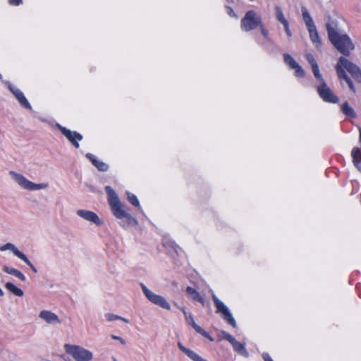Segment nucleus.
I'll return each mask as SVG.
<instances>
[{
  "instance_id": "4be33fe9",
  "label": "nucleus",
  "mask_w": 361,
  "mask_h": 361,
  "mask_svg": "<svg viewBox=\"0 0 361 361\" xmlns=\"http://www.w3.org/2000/svg\"><path fill=\"white\" fill-rule=\"evenodd\" d=\"M341 111L348 117H356V113L354 109L349 105L348 102L343 103L341 106Z\"/></svg>"
},
{
  "instance_id": "a211bd4d",
  "label": "nucleus",
  "mask_w": 361,
  "mask_h": 361,
  "mask_svg": "<svg viewBox=\"0 0 361 361\" xmlns=\"http://www.w3.org/2000/svg\"><path fill=\"white\" fill-rule=\"evenodd\" d=\"M86 157L100 171H106L109 169L108 164L98 159L94 155L90 153L86 154Z\"/></svg>"
},
{
  "instance_id": "a878e982",
  "label": "nucleus",
  "mask_w": 361,
  "mask_h": 361,
  "mask_svg": "<svg viewBox=\"0 0 361 361\" xmlns=\"http://www.w3.org/2000/svg\"><path fill=\"white\" fill-rule=\"evenodd\" d=\"M312 73L314 74V78L318 81L319 83H322L324 82L322 74L320 73L318 64H314V66H311Z\"/></svg>"
},
{
  "instance_id": "9d476101",
  "label": "nucleus",
  "mask_w": 361,
  "mask_h": 361,
  "mask_svg": "<svg viewBox=\"0 0 361 361\" xmlns=\"http://www.w3.org/2000/svg\"><path fill=\"white\" fill-rule=\"evenodd\" d=\"M212 299L216 307V312L221 314L223 319L233 327H236V322L229 309L214 294H212Z\"/></svg>"
},
{
  "instance_id": "e433bc0d",
  "label": "nucleus",
  "mask_w": 361,
  "mask_h": 361,
  "mask_svg": "<svg viewBox=\"0 0 361 361\" xmlns=\"http://www.w3.org/2000/svg\"><path fill=\"white\" fill-rule=\"evenodd\" d=\"M8 3L13 6H18L23 3L22 0H8Z\"/></svg>"
},
{
  "instance_id": "2f4dec72",
  "label": "nucleus",
  "mask_w": 361,
  "mask_h": 361,
  "mask_svg": "<svg viewBox=\"0 0 361 361\" xmlns=\"http://www.w3.org/2000/svg\"><path fill=\"white\" fill-rule=\"evenodd\" d=\"M305 57L308 63L310 64L311 66H314V64H317V61H315L313 55L310 53H307L305 54Z\"/></svg>"
},
{
  "instance_id": "39448f33",
  "label": "nucleus",
  "mask_w": 361,
  "mask_h": 361,
  "mask_svg": "<svg viewBox=\"0 0 361 361\" xmlns=\"http://www.w3.org/2000/svg\"><path fill=\"white\" fill-rule=\"evenodd\" d=\"M63 348L66 353L75 361H92L93 360V353L81 345L66 343Z\"/></svg>"
},
{
  "instance_id": "ea45409f",
  "label": "nucleus",
  "mask_w": 361,
  "mask_h": 361,
  "mask_svg": "<svg viewBox=\"0 0 361 361\" xmlns=\"http://www.w3.org/2000/svg\"><path fill=\"white\" fill-rule=\"evenodd\" d=\"M359 133H360L359 140H360V142L361 143V128H359Z\"/></svg>"
},
{
  "instance_id": "aec40b11",
  "label": "nucleus",
  "mask_w": 361,
  "mask_h": 361,
  "mask_svg": "<svg viewBox=\"0 0 361 361\" xmlns=\"http://www.w3.org/2000/svg\"><path fill=\"white\" fill-rule=\"evenodd\" d=\"M351 157L355 166L361 172V151L358 147H354L351 152Z\"/></svg>"
},
{
  "instance_id": "a19ab883",
  "label": "nucleus",
  "mask_w": 361,
  "mask_h": 361,
  "mask_svg": "<svg viewBox=\"0 0 361 361\" xmlns=\"http://www.w3.org/2000/svg\"><path fill=\"white\" fill-rule=\"evenodd\" d=\"M4 293L2 289L0 288V297L4 296Z\"/></svg>"
},
{
  "instance_id": "9b49d317",
  "label": "nucleus",
  "mask_w": 361,
  "mask_h": 361,
  "mask_svg": "<svg viewBox=\"0 0 361 361\" xmlns=\"http://www.w3.org/2000/svg\"><path fill=\"white\" fill-rule=\"evenodd\" d=\"M0 250L1 252H4L6 250L11 251L15 256L23 260L30 268L36 273L37 269L32 264V263L30 261V259L27 257V256L20 252L18 247L11 243H7L5 245H3L0 247Z\"/></svg>"
},
{
  "instance_id": "4c0bfd02",
  "label": "nucleus",
  "mask_w": 361,
  "mask_h": 361,
  "mask_svg": "<svg viewBox=\"0 0 361 361\" xmlns=\"http://www.w3.org/2000/svg\"><path fill=\"white\" fill-rule=\"evenodd\" d=\"M262 357L264 361H273L271 357L269 356L268 353H264L262 355Z\"/></svg>"
},
{
  "instance_id": "79ce46f5",
  "label": "nucleus",
  "mask_w": 361,
  "mask_h": 361,
  "mask_svg": "<svg viewBox=\"0 0 361 361\" xmlns=\"http://www.w3.org/2000/svg\"><path fill=\"white\" fill-rule=\"evenodd\" d=\"M225 1L228 2V3H233V0H225Z\"/></svg>"
},
{
  "instance_id": "f257e3e1",
  "label": "nucleus",
  "mask_w": 361,
  "mask_h": 361,
  "mask_svg": "<svg viewBox=\"0 0 361 361\" xmlns=\"http://www.w3.org/2000/svg\"><path fill=\"white\" fill-rule=\"evenodd\" d=\"M328 37L334 47L342 54L349 56L355 49V45L350 37L338 27L336 21L331 20L326 24Z\"/></svg>"
},
{
  "instance_id": "4468645a",
  "label": "nucleus",
  "mask_w": 361,
  "mask_h": 361,
  "mask_svg": "<svg viewBox=\"0 0 361 361\" xmlns=\"http://www.w3.org/2000/svg\"><path fill=\"white\" fill-rule=\"evenodd\" d=\"M61 133L71 142L76 148L79 147L78 141L82 140V136L76 131H71L61 125H57Z\"/></svg>"
},
{
  "instance_id": "423d86ee",
  "label": "nucleus",
  "mask_w": 361,
  "mask_h": 361,
  "mask_svg": "<svg viewBox=\"0 0 361 361\" xmlns=\"http://www.w3.org/2000/svg\"><path fill=\"white\" fill-rule=\"evenodd\" d=\"M262 18L255 11L250 10L245 13L240 22V28L244 32H250L261 25Z\"/></svg>"
},
{
  "instance_id": "ddd939ff",
  "label": "nucleus",
  "mask_w": 361,
  "mask_h": 361,
  "mask_svg": "<svg viewBox=\"0 0 361 361\" xmlns=\"http://www.w3.org/2000/svg\"><path fill=\"white\" fill-rule=\"evenodd\" d=\"M76 214L81 219L95 224L96 226L103 225V221L99 217V216L92 211L86 209H78L76 211Z\"/></svg>"
},
{
  "instance_id": "7c9ffc66",
  "label": "nucleus",
  "mask_w": 361,
  "mask_h": 361,
  "mask_svg": "<svg viewBox=\"0 0 361 361\" xmlns=\"http://www.w3.org/2000/svg\"><path fill=\"white\" fill-rule=\"evenodd\" d=\"M105 318L109 322H112L115 320H118L119 319H121V317L111 314V313H106L104 314Z\"/></svg>"
},
{
  "instance_id": "c9c22d12",
  "label": "nucleus",
  "mask_w": 361,
  "mask_h": 361,
  "mask_svg": "<svg viewBox=\"0 0 361 361\" xmlns=\"http://www.w3.org/2000/svg\"><path fill=\"white\" fill-rule=\"evenodd\" d=\"M111 336L114 340H117V341H120V343L122 345H126V341L121 336H115V335H111Z\"/></svg>"
},
{
  "instance_id": "f03ea898",
  "label": "nucleus",
  "mask_w": 361,
  "mask_h": 361,
  "mask_svg": "<svg viewBox=\"0 0 361 361\" xmlns=\"http://www.w3.org/2000/svg\"><path fill=\"white\" fill-rule=\"evenodd\" d=\"M336 70L338 78L340 80H344L348 85L349 88L352 91L355 92V88L353 85V83L346 74L345 70H346L355 80L360 82L361 71L360 68L355 64L353 63L345 57L341 56L338 59V63L336 66Z\"/></svg>"
},
{
  "instance_id": "37998d69",
  "label": "nucleus",
  "mask_w": 361,
  "mask_h": 361,
  "mask_svg": "<svg viewBox=\"0 0 361 361\" xmlns=\"http://www.w3.org/2000/svg\"><path fill=\"white\" fill-rule=\"evenodd\" d=\"M2 78V75L0 73V80Z\"/></svg>"
},
{
  "instance_id": "c756f323",
  "label": "nucleus",
  "mask_w": 361,
  "mask_h": 361,
  "mask_svg": "<svg viewBox=\"0 0 361 361\" xmlns=\"http://www.w3.org/2000/svg\"><path fill=\"white\" fill-rule=\"evenodd\" d=\"M293 69L295 70V75L296 77L302 78L305 76V71L299 64H298Z\"/></svg>"
},
{
  "instance_id": "6e6552de",
  "label": "nucleus",
  "mask_w": 361,
  "mask_h": 361,
  "mask_svg": "<svg viewBox=\"0 0 361 361\" xmlns=\"http://www.w3.org/2000/svg\"><path fill=\"white\" fill-rule=\"evenodd\" d=\"M142 290L145 296L147 298V300L152 303L167 310H171V305L166 300L165 298L160 295H157L150 290L145 284H140Z\"/></svg>"
},
{
  "instance_id": "72a5a7b5",
  "label": "nucleus",
  "mask_w": 361,
  "mask_h": 361,
  "mask_svg": "<svg viewBox=\"0 0 361 361\" xmlns=\"http://www.w3.org/2000/svg\"><path fill=\"white\" fill-rule=\"evenodd\" d=\"M260 28L261 33L266 38L268 39L269 32L267 29L264 28L263 23H262L261 25L259 26Z\"/></svg>"
},
{
  "instance_id": "f3484780",
  "label": "nucleus",
  "mask_w": 361,
  "mask_h": 361,
  "mask_svg": "<svg viewBox=\"0 0 361 361\" xmlns=\"http://www.w3.org/2000/svg\"><path fill=\"white\" fill-rule=\"evenodd\" d=\"M178 346L179 349L192 361H207L197 353H196L195 351L185 347L181 343L178 342Z\"/></svg>"
},
{
  "instance_id": "1a4fd4ad",
  "label": "nucleus",
  "mask_w": 361,
  "mask_h": 361,
  "mask_svg": "<svg viewBox=\"0 0 361 361\" xmlns=\"http://www.w3.org/2000/svg\"><path fill=\"white\" fill-rule=\"evenodd\" d=\"M317 91L321 99L325 102L336 104L339 102V98L334 93L325 81L317 85Z\"/></svg>"
},
{
  "instance_id": "2eb2a0df",
  "label": "nucleus",
  "mask_w": 361,
  "mask_h": 361,
  "mask_svg": "<svg viewBox=\"0 0 361 361\" xmlns=\"http://www.w3.org/2000/svg\"><path fill=\"white\" fill-rule=\"evenodd\" d=\"M39 317L50 325L61 324V320L58 315L50 310H42L39 314Z\"/></svg>"
},
{
  "instance_id": "dca6fc26",
  "label": "nucleus",
  "mask_w": 361,
  "mask_h": 361,
  "mask_svg": "<svg viewBox=\"0 0 361 361\" xmlns=\"http://www.w3.org/2000/svg\"><path fill=\"white\" fill-rule=\"evenodd\" d=\"M182 311H183V313L185 315V320L186 322H188V324H190V326H192L193 327V329L197 332L199 333L200 334L202 335L203 336H204L205 338H209L211 341H212L213 339L209 336V334L205 331L203 329H202L199 325H197L193 317H192V315L191 313L190 312H188L185 308H183L182 309Z\"/></svg>"
},
{
  "instance_id": "f704fd0d",
  "label": "nucleus",
  "mask_w": 361,
  "mask_h": 361,
  "mask_svg": "<svg viewBox=\"0 0 361 361\" xmlns=\"http://www.w3.org/2000/svg\"><path fill=\"white\" fill-rule=\"evenodd\" d=\"M284 27V30H285V32L286 33V35L288 36V37H291L292 36V32L289 28V23H288V21L285 23H283L282 24Z\"/></svg>"
},
{
  "instance_id": "7ed1b4c3",
  "label": "nucleus",
  "mask_w": 361,
  "mask_h": 361,
  "mask_svg": "<svg viewBox=\"0 0 361 361\" xmlns=\"http://www.w3.org/2000/svg\"><path fill=\"white\" fill-rule=\"evenodd\" d=\"M105 190L108 196V202L110 206L112 214L119 219L126 218L129 222L137 224V221L132 215L126 212L121 202L118 195L114 190L110 186H106Z\"/></svg>"
},
{
  "instance_id": "473e14b6",
  "label": "nucleus",
  "mask_w": 361,
  "mask_h": 361,
  "mask_svg": "<svg viewBox=\"0 0 361 361\" xmlns=\"http://www.w3.org/2000/svg\"><path fill=\"white\" fill-rule=\"evenodd\" d=\"M226 10H227V13L229 16L232 17V18H236L238 19V15L235 13V11H233V9L229 6H225Z\"/></svg>"
},
{
  "instance_id": "b1692460",
  "label": "nucleus",
  "mask_w": 361,
  "mask_h": 361,
  "mask_svg": "<svg viewBox=\"0 0 361 361\" xmlns=\"http://www.w3.org/2000/svg\"><path fill=\"white\" fill-rule=\"evenodd\" d=\"M233 348L235 352L245 356H248V353L245 348V343H240L235 341L233 345Z\"/></svg>"
},
{
  "instance_id": "0eeeda50",
  "label": "nucleus",
  "mask_w": 361,
  "mask_h": 361,
  "mask_svg": "<svg viewBox=\"0 0 361 361\" xmlns=\"http://www.w3.org/2000/svg\"><path fill=\"white\" fill-rule=\"evenodd\" d=\"M301 11H302V19L305 22V25L308 30L309 34H310V38L311 42L314 44H315L316 47L321 45V44H322L321 39H320L317 27H316L311 16L310 15L307 9L305 6H302L301 8Z\"/></svg>"
},
{
  "instance_id": "f8f14e48",
  "label": "nucleus",
  "mask_w": 361,
  "mask_h": 361,
  "mask_svg": "<svg viewBox=\"0 0 361 361\" xmlns=\"http://www.w3.org/2000/svg\"><path fill=\"white\" fill-rule=\"evenodd\" d=\"M4 83L7 85L8 89L12 92L22 106L30 110L32 109L30 104L21 90L8 81H4Z\"/></svg>"
},
{
  "instance_id": "c85d7f7f",
  "label": "nucleus",
  "mask_w": 361,
  "mask_h": 361,
  "mask_svg": "<svg viewBox=\"0 0 361 361\" xmlns=\"http://www.w3.org/2000/svg\"><path fill=\"white\" fill-rule=\"evenodd\" d=\"M221 335H222V337L226 339V341H228L232 345H233L234 342L236 341V339L233 336H231V334H229L228 333L224 331H222L221 332Z\"/></svg>"
},
{
  "instance_id": "20e7f679",
  "label": "nucleus",
  "mask_w": 361,
  "mask_h": 361,
  "mask_svg": "<svg viewBox=\"0 0 361 361\" xmlns=\"http://www.w3.org/2000/svg\"><path fill=\"white\" fill-rule=\"evenodd\" d=\"M12 180L18 185L22 189L29 191H38L46 190L49 188V185L48 183H36L28 180L23 174L11 171L8 173Z\"/></svg>"
},
{
  "instance_id": "5701e85b",
  "label": "nucleus",
  "mask_w": 361,
  "mask_h": 361,
  "mask_svg": "<svg viewBox=\"0 0 361 361\" xmlns=\"http://www.w3.org/2000/svg\"><path fill=\"white\" fill-rule=\"evenodd\" d=\"M5 288L8 291H10L11 293H12L13 295H15L16 296L22 297L24 295L23 291L20 288H19L18 287H17L16 285H14L13 283H11V282H7L5 284Z\"/></svg>"
},
{
  "instance_id": "412c9836",
  "label": "nucleus",
  "mask_w": 361,
  "mask_h": 361,
  "mask_svg": "<svg viewBox=\"0 0 361 361\" xmlns=\"http://www.w3.org/2000/svg\"><path fill=\"white\" fill-rule=\"evenodd\" d=\"M186 292L192 300L200 302L202 304L204 303V300L195 288L188 286L186 288Z\"/></svg>"
},
{
  "instance_id": "bb28decb",
  "label": "nucleus",
  "mask_w": 361,
  "mask_h": 361,
  "mask_svg": "<svg viewBox=\"0 0 361 361\" xmlns=\"http://www.w3.org/2000/svg\"><path fill=\"white\" fill-rule=\"evenodd\" d=\"M284 62L291 68L293 69L295 67L298 63L295 61V59L288 54H285L283 55Z\"/></svg>"
},
{
  "instance_id": "6ab92c4d",
  "label": "nucleus",
  "mask_w": 361,
  "mask_h": 361,
  "mask_svg": "<svg viewBox=\"0 0 361 361\" xmlns=\"http://www.w3.org/2000/svg\"><path fill=\"white\" fill-rule=\"evenodd\" d=\"M2 269L6 274L14 276L16 278L19 279L22 281H25L26 279L25 275L20 271L18 270L17 269L8 267L7 265H4V266H3Z\"/></svg>"
},
{
  "instance_id": "393cba45",
  "label": "nucleus",
  "mask_w": 361,
  "mask_h": 361,
  "mask_svg": "<svg viewBox=\"0 0 361 361\" xmlns=\"http://www.w3.org/2000/svg\"><path fill=\"white\" fill-rule=\"evenodd\" d=\"M274 13H275V17L279 23L283 24V23L288 22V20H286V18L284 16L282 8L279 6H278V5L274 6Z\"/></svg>"
},
{
  "instance_id": "cd10ccee",
  "label": "nucleus",
  "mask_w": 361,
  "mask_h": 361,
  "mask_svg": "<svg viewBox=\"0 0 361 361\" xmlns=\"http://www.w3.org/2000/svg\"><path fill=\"white\" fill-rule=\"evenodd\" d=\"M128 200L130 202V204L134 205L135 207H138L140 209H141L140 202L137 200V197L129 192H127Z\"/></svg>"
},
{
  "instance_id": "58836bf2",
  "label": "nucleus",
  "mask_w": 361,
  "mask_h": 361,
  "mask_svg": "<svg viewBox=\"0 0 361 361\" xmlns=\"http://www.w3.org/2000/svg\"><path fill=\"white\" fill-rule=\"evenodd\" d=\"M118 320H121V321H123V322H124L125 323H127V324H128L130 322V321L128 319H126L124 317H121V319H119Z\"/></svg>"
}]
</instances>
